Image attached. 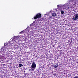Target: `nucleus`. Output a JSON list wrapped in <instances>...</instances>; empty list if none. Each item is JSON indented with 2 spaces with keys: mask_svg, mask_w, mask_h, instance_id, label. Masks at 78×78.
<instances>
[{
  "mask_svg": "<svg viewBox=\"0 0 78 78\" xmlns=\"http://www.w3.org/2000/svg\"><path fill=\"white\" fill-rule=\"evenodd\" d=\"M41 17H42V14L40 13H38L34 17V19H37L41 18Z\"/></svg>",
  "mask_w": 78,
  "mask_h": 78,
  "instance_id": "1",
  "label": "nucleus"
},
{
  "mask_svg": "<svg viewBox=\"0 0 78 78\" xmlns=\"http://www.w3.org/2000/svg\"><path fill=\"white\" fill-rule=\"evenodd\" d=\"M36 65L34 62H33L31 67V69L33 70L36 69Z\"/></svg>",
  "mask_w": 78,
  "mask_h": 78,
  "instance_id": "2",
  "label": "nucleus"
},
{
  "mask_svg": "<svg viewBox=\"0 0 78 78\" xmlns=\"http://www.w3.org/2000/svg\"><path fill=\"white\" fill-rule=\"evenodd\" d=\"M73 20H77V19H78V14H77L75 15V17L73 18Z\"/></svg>",
  "mask_w": 78,
  "mask_h": 78,
  "instance_id": "3",
  "label": "nucleus"
},
{
  "mask_svg": "<svg viewBox=\"0 0 78 78\" xmlns=\"http://www.w3.org/2000/svg\"><path fill=\"white\" fill-rule=\"evenodd\" d=\"M9 44H14V42H13V41H9Z\"/></svg>",
  "mask_w": 78,
  "mask_h": 78,
  "instance_id": "4",
  "label": "nucleus"
},
{
  "mask_svg": "<svg viewBox=\"0 0 78 78\" xmlns=\"http://www.w3.org/2000/svg\"><path fill=\"white\" fill-rule=\"evenodd\" d=\"M52 16H53V17H56V13H53L52 14Z\"/></svg>",
  "mask_w": 78,
  "mask_h": 78,
  "instance_id": "5",
  "label": "nucleus"
},
{
  "mask_svg": "<svg viewBox=\"0 0 78 78\" xmlns=\"http://www.w3.org/2000/svg\"><path fill=\"white\" fill-rule=\"evenodd\" d=\"M23 67V65L22 64H19V67L20 68L21 67V66Z\"/></svg>",
  "mask_w": 78,
  "mask_h": 78,
  "instance_id": "6",
  "label": "nucleus"
},
{
  "mask_svg": "<svg viewBox=\"0 0 78 78\" xmlns=\"http://www.w3.org/2000/svg\"><path fill=\"white\" fill-rule=\"evenodd\" d=\"M58 65H56L54 66V67L55 69H56V68H58Z\"/></svg>",
  "mask_w": 78,
  "mask_h": 78,
  "instance_id": "7",
  "label": "nucleus"
},
{
  "mask_svg": "<svg viewBox=\"0 0 78 78\" xmlns=\"http://www.w3.org/2000/svg\"><path fill=\"white\" fill-rule=\"evenodd\" d=\"M19 39V37H18V36H17V37H16V38H15V41L16 40H18V39Z\"/></svg>",
  "mask_w": 78,
  "mask_h": 78,
  "instance_id": "8",
  "label": "nucleus"
},
{
  "mask_svg": "<svg viewBox=\"0 0 78 78\" xmlns=\"http://www.w3.org/2000/svg\"><path fill=\"white\" fill-rule=\"evenodd\" d=\"M61 14H64V11H61Z\"/></svg>",
  "mask_w": 78,
  "mask_h": 78,
  "instance_id": "9",
  "label": "nucleus"
},
{
  "mask_svg": "<svg viewBox=\"0 0 78 78\" xmlns=\"http://www.w3.org/2000/svg\"><path fill=\"white\" fill-rule=\"evenodd\" d=\"M76 2H78V0H76V1L75 2V3H76Z\"/></svg>",
  "mask_w": 78,
  "mask_h": 78,
  "instance_id": "10",
  "label": "nucleus"
},
{
  "mask_svg": "<svg viewBox=\"0 0 78 78\" xmlns=\"http://www.w3.org/2000/svg\"><path fill=\"white\" fill-rule=\"evenodd\" d=\"M50 18H52V17L51 16H50L49 17V19H50Z\"/></svg>",
  "mask_w": 78,
  "mask_h": 78,
  "instance_id": "11",
  "label": "nucleus"
},
{
  "mask_svg": "<svg viewBox=\"0 0 78 78\" xmlns=\"http://www.w3.org/2000/svg\"><path fill=\"white\" fill-rule=\"evenodd\" d=\"M33 23H35V21H34Z\"/></svg>",
  "mask_w": 78,
  "mask_h": 78,
  "instance_id": "12",
  "label": "nucleus"
},
{
  "mask_svg": "<svg viewBox=\"0 0 78 78\" xmlns=\"http://www.w3.org/2000/svg\"><path fill=\"white\" fill-rule=\"evenodd\" d=\"M59 6V5H57V6Z\"/></svg>",
  "mask_w": 78,
  "mask_h": 78,
  "instance_id": "13",
  "label": "nucleus"
},
{
  "mask_svg": "<svg viewBox=\"0 0 78 78\" xmlns=\"http://www.w3.org/2000/svg\"><path fill=\"white\" fill-rule=\"evenodd\" d=\"M2 48H1V49H2Z\"/></svg>",
  "mask_w": 78,
  "mask_h": 78,
  "instance_id": "14",
  "label": "nucleus"
},
{
  "mask_svg": "<svg viewBox=\"0 0 78 78\" xmlns=\"http://www.w3.org/2000/svg\"><path fill=\"white\" fill-rule=\"evenodd\" d=\"M35 20L36 21V20Z\"/></svg>",
  "mask_w": 78,
  "mask_h": 78,
  "instance_id": "15",
  "label": "nucleus"
}]
</instances>
